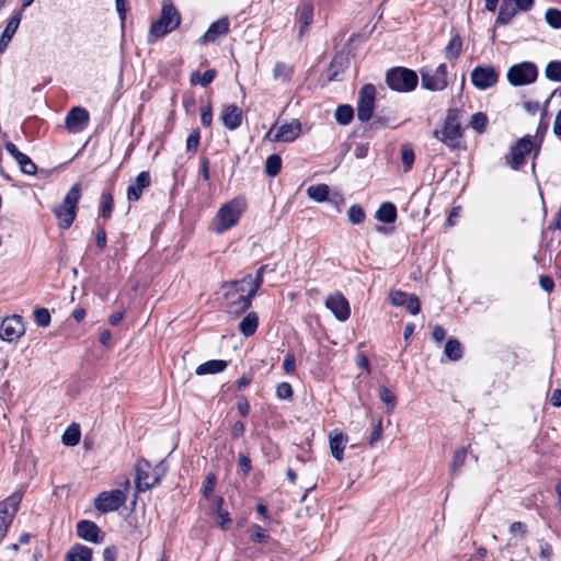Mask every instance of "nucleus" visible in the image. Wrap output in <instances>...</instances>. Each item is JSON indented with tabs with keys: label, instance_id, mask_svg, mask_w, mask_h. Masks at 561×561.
Instances as JSON below:
<instances>
[{
	"label": "nucleus",
	"instance_id": "nucleus-1",
	"mask_svg": "<svg viewBox=\"0 0 561 561\" xmlns=\"http://www.w3.org/2000/svg\"><path fill=\"white\" fill-rule=\"evenodd\" d=\"M459 119L460 111L458 108H449L443 127L435 129L433 136L450 149L458 148L459 140L462 137V127Z\"/></svg>",
	"mask_w": 561,
	"mask_h": 561
},
{
	"label": "nucleus",
	"instance_id": "nucleus-2",
	"mask_svg": "<svg viewBox=\"0 0 561 561\" xmlns=\"http://www.w3.org/2000/svg\"><path fill=\"white\" fill-rule=\"evenodd\" d=\"M245 208L247 203L243 198H233L221 205L216 215L215 232L220 234L234 227Z\"/></svg>",
	"mask_w": 561,
	"mask_h": 561
},
{
	"label": "nucleus",
	"instance_id": "nucleus-3",
	"mask_svg": "<svg viewBox=\"0 0 561 561\" xmlns=\"http://www.w3.org/2000/svg\"><path fill=\"white\" fill-rule=\"evenodd\" d=\"M81 197L79 184H73L65 196L62 203L53 209L58 219L59 228L68 229L75 221L77 214V204Z\"/></svg>",
	"mask_w": 561,
	"mask_h": 561
},
{
	"label": "nucleus",
	"instance_id": "nucleus-4",
	"mask_svg": "<svg viewBox=\"0 0 561 561\" xmlns=\"http://www.w3.org/2000/svg\"><path fill=\"white\" fill-rule=\"evenodd\" d=\"M129 484V480L126 479L123 483L124 489L101 492L94 500V507L101 513L117 511L127 501Z\"/></svg>",
	"mask_w": 561,
	"mask_h": 561
},
{
	"label": "nucleus",
	"instance_id": "nucleus-5",
	"mask_svg": "<svg viewBox=\"0 0 561 561\" xmlns=\"http://www.w3.org/2000/svg\"><path fill=\"white\" fill-rule=\"evenodd\" d=\"M180 22L181 18L176 9L172 4H163L160 19L151 24L150 35L154 38L163 37L174 31Z\"/></svg>",
	"mask_w": 561,
	"mask_h": 561
},
{
	"label": "nucleus",
	"instance_id": "nucleus-6",
	"mask_svg": "<svg viewBox=\"0 0 561 561\" xmlns=\"http://www.w3.org/2000/svg\"><path fill=\"white\" fill-rule=\"evenodd\" d=\"M386 81L392 90L410 92L417 84V76L413 70L407 68H393L387 72Z\"/></svg>",
	"mask_w": 561,
	"mask_h": 561
},
{
	"label": "nucleus",
	"instance_id": "nucleus-7",
	"mask_svg": "<svg viewBox=\"0 0 561 561\" xmlns=\"http://www.w3.org/2000/svg\"><path fill=\"white\" fill-rule=\"evenodd\" d=\"M422 88L430 91H443L447 84V66L439 64L435 69H421Z\"/></svg>",
	"mask_w": 561,
	"mask_h": 561
},
{
	"label": "nucleus",
	"instance_id": "nucleus-8",
	"mask_svg": "<svg viewBox=\"0 0 561 561\" xmlns=\"http://www.w3.org/2000/svg\"><path fill=\"white\" fill-rule=\"evenodd\" d=\"M537 76V67L529 61L514 65L507 71V79L515 87L533 83L536 81Z\"/></svg>",
	"mask_w": 561,
	"mask_h": 561
},
{
	"label": "nucleus",
	"instance_id": "nucleus-9",
	"mask_svg": "<svg viewBox=\"0 0 561 561\" xmlns=\"http://www.w3.org/2000/svg\"><path fill=\"white\" fill-rule=\"evenodd\" d=\"M376 93V88L371 83L365 84L358 93L357 118L362 123H366L373 117Z\"/></svg>",
	"mask_w": 561,
	"mask_h": 561
},
{
	"label": "nucleus",
	"instance_id": "nucleus-10",
	"mask_svg": "<svg viewBox=\"0 0 561 561\" xmlns=\"http://www.w3.org/2000/svg\"><path fill=\"white\" fill-rule=\"evenodd\" d=\"M22 497L23 493L21 491H16L0 504V541L4 538L8 527L13 520Z\"/></svg>",
	"mask_w": 561,
	"mask_h": 561
},
{
	"label": "nucleus",
	"instance_id": "nucleus-11",
	"mask_svg": "<svg viewBox=\"0 0 561 561\" xmlns=\"http://www.w3.org/2000/svg\"><path fill=\"white\" fill-rule=\"evenodd\" d=\"M252 275L248 274L240 280H232L225 283L222 289L225 290V297L230 300L229 311L238 314L234 310L240 308L238 305L240 296H247L248 290L245 286L251 287Z\"/></svg>",
	"mask_w": 561,
	"mask_h": 561
},
{
	"label": "nucleus",
	"instance_id": "nucleus-12",
	"mask_svg": "<svg viewBox=\"0 0 561 561\" xmlns=\"http://www.w3.org/2000/svg\"><path fill=\"white\" fill-rule=\"evenodd\" d=\"M471 82L478 90H486L496 84L499 72L493 66H477L471 71Z\"/></svg>",
	"mask_w": 561,
	"mask_h": 561
},
{
	"label": "nucleus",
	"instance_id": "nucleus-13",
	"mask_svg": "<svg viewBox=\"0 0 561 561\" xmlns=\"http://www.w3.org/2000/svg\"><path fill=\"white\" fill-rule=\"evenodd\" d=\"M300 134L301 124L299 121L294 119L290 123L279 126L275 133L274 127H272L265 137L275 142H291L297 139Z\"/></svg>",
	"mask_w": 561,
	"mask_h": 561
},
{
	"label": "nucleus",
	"instance_id": "nucleus-14",
	"mask_svg": "<svg viewBox=\"0 0 561 561\" xmlns=\"http://www.w3.org/2000/svg\"><path fill=\"white\" fill-rule=\"evenodd\" d=\"M24 332L22 317L16 314L4 318L0 324V339L7 342L18 341Z\"/></svg>",
	"mask_w": 561,
	"mask_h": 561
},
{
	"label": "nucleus",
	"instance_id": "nucleus-15",
	"mask_svg": "<svg viewBox=\"0 0 561 561\" xmlns=\"http://www.w3.org/2000/svg\"><path fill=\"white\" fill-rule=\"evenodd\" d=\"M325 307L331 310L339 321H346L350 318L351 310L348 301L341 293L330 295L325 299Z\"/></svg>",
	"mask_w": 561,
	"mask_h": 561
},
{
	"label": "nucleus",
	"instance_id": "nucleus-16",
	"mask_svg": "<svg viewBox=\"0 0 561 561\" xmlns=\"http://www.w3.org/2000/svg\"><path fill=\"white\" fill-rule=\"evenodd\" d=\"M533 142L529 138L524 137L520 138L515 146L511 148L510 153V165L517 170L519 167H522L525 162V157L531 151Z\"/></svg>",
	"mask_w": 561,
	"mask_h": 561
},
{
	"label": "nucleus",
	"instance_id": "nucleus-17",
	"mask_svg": "<svg viewBox=\"0 0 561 561\" xmlns=\"http://www.w3.org/2000/svg\"><path fill=\"white\" fill-rule=\"evenodd\" d=\"M265 268H266V265H262L261 267H259V270L256 271L255 277L254 278L252 277L251 287L248 289L247 296H240L239 301H238V305H240V308L234 310L237 313L244 312L245 310H248L251 307L253 297L256 295L257 290L260 289V287L263 284V276H264Z\"/></svg>",
	"mask_w": 561,
	"mask_h": 561
},
{
	"label": "nucleus",
	"instance_id": "nucleus-18",
	"mask_svg": "<svg viewBox=\"0 0 561 561\" xmlns=\"http://www.w3.org/2000/svg\"><path fill=\"white\" fill-rule=\"evenodd\" d=\"M219 118L226 128L236 130L242 124L243 112L234 104H227L222 106Z\"/></svg>",
	"mask_w": 561,
	"mask_h": 561
},
{
	"label": "nucleus",
	"instance_id": "nucleus-19",
	"mask_svg": "<svg viewBox=\"0 0 561 561\" xmlns=\"http://www.w3.org/2000/svg\"><path fill=\"white\" fill-rule=\"evenodd\" d=\"M77 534L80 538L94 543H101L104 540L105 534L100 527L91 520H80L77 524Z\"/></svg>",
	"mask_w": 561,
	"mask_h": 561
},
{
	"label": "nucleus",
	"instance_id": "nucleus-20",
	"mask_svg": "<svg viewBox=\"0 0 561 561\" xmlns=\"http://www.w3.org/2000/svg\"><path fill=\"white\" fill-rule=\"evenodd\" d=\"M150 465L147 461L138 462L137 465V477L136 488L138 492H145L159 483L157 476L151 477L148 472Z\"/></svg>",
	"mask_w": 561,
	"mask_h": 561
},
{
	"label": "nucleus",
	"instance_id": "nucleus-21",
	"mask_svg": "<svg viewBox=\"0 0 561 561\" xmlns=\"http://www.w3.org/2000/svg\"><path fill=\"white\" fill-rule=\"evenodd\" d=\"M5 150L14 158L23 173L28 175H34L36 173V164L30 159L28 156L21 152L13 142H7Z\"/></svg>",
	"mask_w": 561,
	"mask_h": 561
},
{
	"label": "nucleus",
	"instance_id": "nucleus-22",
	"mask_svg": "<svg viewBox=\"0 0 561 561\" xmlns=\"http://www.w3.org/2000/svg\"><path fill=\"white\" fill-rule=\"evenodd\" d=\"M89 121V113L83 107H73L65 118V124L70 131H80Z\"/></svg>",
	"mask_w": 561,
	"mask_h": 561
},
{
	"label": "nucleus",
	"instance_id": "nucleus-23",
	"mask_svg": "<svg viewBox=\"0 0 561 561\" xmlns=\"http://www.w3.org/2000/svg\"><path fill=\"white\" fill-rule=\"evenodd\" d=\"M150 185V174L147 171L140 172L135 181L129 184L127 188V199L129 202H137L145 188H147Z\"/></svg>",
	"mask_w": 561,
	"mask_h": 561
},
{
	"label": "nucleus",
	"instance_id": "nucleus-24",
	"mask_svg": "<svg viewBox=\"0 0 561 561\" xmlns=\"http://www.w3.org/2000/svg\"><path fill=\"white\" fill-rule=\"evenodd\" d=\"M297 23L299 25V36H304L313 22V7L309 2H304L297 8Z\"/></svg>",
	"mask_w": 561,
	"mask_h": 561
},
{
	"label": "nucleus",
	"instance_id": "nucleus-25",
	"mask_svg": "<svg viewBox=\"0 0 561 561\" xmlns=\"http://www.w3.org/2000/svg\"><path fill=\"white\" fill-rule=\"evenodd\" d=\"M21 19H22L21 11L13 13V15L10 18L4 31L2 32V34L0 36V54L4 53V50L9 46V43L11 42L12 37L16 33V30L19 28Z\"/></svg>",
	"mask_w": 561,
	"mask_h": 561
},
{
	"label": "nucleus",
	"instance_id": "nucleus-26",
	"mask_svg": "<svg viewBox=\"0 0 561 561\" xmlns=\"http://www.w3.org/2000/svg\"><path fill=\"white\" fill-rule=\"evenodd\" d=\"M229 32V20L221 18L210 24L206 33L202 37V43H213L219 36H225Z\"/></svg>",
	"mask_w": 561,
	"mask_h": 561
},
{
	"label": "nucleus",
	"instance_id": "nucleus-27",
	"mask_svg": "<svg viewBox=\"0 0 561 561\" xmlns=\"http://www.w3.org/2000/svg\"><path fill=\"white\" fill-rule=\"evenodd\" d=\"M517 11V4L514 3L513 0H503L500 5L499 15L496 18V24H510L513 18L516 15Z\"/></svg>",
	"mask_w": 561,
	"mask_h": 561
},
{
	"label": "nucleus",
	"instance_id": "nucleus-28",
	"mask_svg": "<svg viewBox=\"0 0 561 561\" xmlns=\"http://www.w3.org/2000/svg\"><path fill=\"white\" fill-rule=\"evenodd\" d=\"M228 363L222 359H210L197 366L195 373L198 376L218 374L224 371Z\"/></svg>",
	"mask_w": 561,
	"mask_h": 561
},
{
	"label": "nucleus",
	"instance_id": "nucleus-29",
	"mask_svg": "<svg viewBox=\"0 0 561 561\" xmlns=\"http://www.w3.org/2000/svg\"><path fill=\"white\" fill-rule=\"evenodd\" d=\"M347 444V436L342 433H334L330 435V449L332 456L341 461L343 459L344 449Z\"/></svg>",
	"mask_w": 561,
	"mask_h": 561
},
{
	"label": "nucleus",
	"instance_id": "nucleus-30",
	"mask_svg": "<svg viewBox=\"0 0 561 561\" xmlns=\"http://www.w3.org/2000/svg\"><path fill=\"white\" fill-rule=\"evenodd\" d=\"M93 551L83 545H75L66 554L65 561H92Z\"/></svg>",
	"mask_w": 561,
	"mask_h": 561
},
{
	"label": "nucleus",
	"instance_id": "nucleus-31",
	"mask_svg": "<svg viewBox=\"0 0 561 561\" xmlns=\"http://www.w3.org/2000/svg\"><path fill=\"white\" fill-rule=\"evenodd\" d=\"M259 327V317L255 312L251 311L239 323V331L245 337L253 335Z\"/></svg>",
	"mask_w": 561,
	"mask_h": 561
},
{
	"label": "nucleus",
	"instance_id": "nucleus-32",
	"mask_svg": "<svg viewBox=\"0 0 561 561\" xmlns=\"http://www.w3.org/2000/svg\"><path fill=\"white\" fill-rule=\"evenodd\" d=\"M375 216L378 221L392 224L397 219V207L390 202H385L379 206Z\"/></svg>",
	"mask_w": 561,
	"mask_h": 561
},
{
	"label": "nucleus",
	"instance_id": "nucleus-33",
	"mask_svg": "<svg viewBox=\"0 0 561 561\" xmlns=\"http://www.w3.org/2000/svg\"><path fill=\"white\" fill-rule=\"evenodd\" d=\"M294 68L283 61L275 64L273 68V78L282 83H289L293 79Z\"/></svg>",
	"mask_w": 561,
	"mask_h": 561
},
{
	"label": "nucleus",
	"instance_id": "nucleus-34",
	"mask_svg": "<svg viewBox=\"0 0 561 561\" xmlns=\"http://www.w3.org/2000/svg\"><path fill=\"white\" fill-rule=\"evenodd\" d=\"M462 51V41L461 37L456 34L451 37L448 45L445 49V56L449 60L457 59Z\"/></svg>",
	"mask_w": 561,
	"mask_h": 561
},
{
	"label": "nucleus",
	"instance_id": "nucleus-35",
	"mask_svg": "<svg viewBox=\"0 0 561 561\" xmlns=\"http://www.w3.org/2000/svg\"><path fill=\"white\" fill-rule=\"evenodd\" d=\"M329 193V186L325 184L311 185L307 188L308 197L318 203L327 201Z\"/></svg>",
	"mask_w": 561,
	"mask_h": 561
},
{
	"label": "nucleus",
	"instance_id": "nucleus-36",
	"mask_svg": "<svg viewBox=\"0 0 561 561\" xmlns=\"http://www.w3.org/2000/svg\"><path fill=\"white\" fill-rule=\"evenodd\" d=\"M444 353L450 360H458L462 356V346L458 340L449 339L445 344Z\"/></svg>",
	"mask_w": 561,
	"mask_h": 561
},
{
	"label": "nucleus",
	"instance_id": "nucleus-37",
	"mask_svg": "<svg viewBox=\"0 0 561 561\" xmlns=\"http://www.w3.org/2000/svg\"><path fill=\"white\" fill-rule=\"evenodd\" d=\"M334 116L339 124L346 126L353 121L354 110L347 104L339 105Z\"/></svg>",
	"mask_w": 561,
	"mask_h": 561
},
{
	"label": "nucleus",
	"instance_id": "nucleus-38",
	"mask_svg": "<svg viewBox=\"0 0 561 561\" xmlns=\"http://www.w3.org/2000/svg\"><path fill=\"white\" fill-rule=\"evenodd\" d=\"M282 169V158L274 153L267 157L265 162V172L268 176H276Z\"/></svg>",
	"mask_w": 561,
	"mask_h": 561
},
{
	"label": "nucleus",
	"instance_id": "nucleus-39",
	"mask_svg": "<svg viewBox=\"0 0 561 561\" xmlns=\"http://www.w3.org/2000/svg\"><path fill=\"white\" fill-rule=\"evenodd\" d=\"M488 122L489 121H488L486 115L482 112H478L471 116L469 125L472 129L482 134L486 129Z\"/></svg>",
	"mask_w": 561,
	"mask_h": 561
},
{
	"label": "nucleus",
	"instance_id": "nucleus-40",
	"mask_svg": "<svg viewBox=\"0 0 561 561\" xmlns=\"http://www.w3.org/2000/svg\"><path fill=\"white\" fill-rule=\"evenodd\" d=\"M80 440V430L76 425L69 426L62 435V443L67 446H76Z\"/></svg>",
	"mask_w": 561,
	"mask_h": 561
},
{
	"label": "nucleus",
	"instance_id": "nucleus-41",
	"mask_svg": "<svg viewBox=\"0 0 561 561\" xmlns=\"http://www.w3.org/2000/svg\"><path fill=\"white\" fill-rule=\"evenodd\" d=\"M546 77L556 82L561 81V61L553 60L550 61L546 67Z\"/></svg>",
	"mask_w": 561,
	"mask_h": 561
},
{
	"label": "nucleus",
	"instance_id": "nucleus-42",
	"mask_svg": "<svg viewBox=\"0 0 561 561\" xmlns=\"http://www.w3.org/2000/svg\"><path fill=\"white\" fill-rule=\"evenodd\" d=\"M467 448L460 447L458 448L453 456V460L450 463V470L455 473L457 472L465 463L467 458Z\"/></svg>",
	"mask_w": 561,
	"mask_h": 561
},
{
	"label": "nucleus",
	"instance_id": "nucleus-43",
	"mask_svg": "<svg viewBox=\"0 0 561 561\" xmlns=\"http://www.w3.org/2000/svg\"><path fill=\"white\" fill-rule=\"evenodd\" d=\"M414 151L409 145H404L401 150V161L403 164V171L408 172L411 170L414 163Z\"/></svg>",
	"mask_w": 561,
	"mask_h": 561
},
{
	"label": "nucleus",
	"instance_id": "nucleus-44",
	"mask_svg": "<svg viewBox=\"0 0 561 561\" xmlns=\"http://www.w3.org/2000/svg\"><path fill=\"white\" fill-rule=\"evenodd\" d=\"M348 219L353 225H359L365 220V211L362 206L355 204L352 205L348 209Z\"/></svg>",
	"mask_w": 561,
	"mask_h": 561
},
{
	"label": "nucleus",
	"instance_id": "nucleus-45",
	"mask_svg": "<svg viewBox=\"0 0 561 561\" xmlns=\"http://www.w3.org/2000/svg\"><path fill=\"white\" fill-rule=\"evenodd\" d=\"M101 198H102L101 214L104 218H108L113 211V205H114L113 196L108 191H106V192H103Z\"/></svg>",
	"mask_w": 561,
	"mask_h": 561
},
{
	"label": "nucleus",
	"instance_id": "nucleus-46",
	"mask_svg": "<svg viewBox=\"0 0 561 561\" xmlns=\"http://www.w3.org/2000/svg\"><path fill=\"white\" fill-rule=\"evenodd\" d=\"M547 23L552 28H561V11L559 9L550 8L545 14Z\"/></svg>",
	"mask_w": 561,
	"mask_h": 561
},
{
	"label": "nucleus",
	"instance_id": "nucleus-47",
	"mask_svg": "<svg viewBox=\"0 0 561 561\" xmlns=\"http://www.w3.org/2000/svg\"><path fill=\"white\" fill-rule=\"evenodd\" d=\"M379 398L389 408V410L394 409L397 404V398L390 389H388L387 387H380Z\"/></svg>",
	"mask_w": 561,
	"mask_h": 561
},
{
	"label": "nucleus",
	"instance_id": "nucleus-48",
	"mask_svg": "<svg viewBox=\"0 0 561 561\" xmlns=\"http://www.w3.org/2000/svg\"><path fill=\"white\" fill-rule=\"evenodd\" d=\"M35 322L42 328H46L50 323V313L46 308H37L34 310Z\"/></svg>",
	"mask_w": 561,
	"mask_h": 561
},
{
	"label": "nucleus",
	"instance_id": "nucleus-49",
	"mask_svg": "<svg viewBox=\"0 0 561 561\" xmlns=\"http://www.w3.org/2000/svg\"><path fill=\"white\" fill-rule=\"evenodd\" d=\"M276 397L280 400L290 399L293 397V388L288 382H280L276 387Z\"/></svg>",
	"mask_w": 561,
	"mask_h": 561
},
{
	"label": "nucleus",
	"instance_id": "nucleus-50",
	"mask_svg": "<svg viewBox=\"0 0 561 561\" xmlns=\"http://www.w3.org/2000/svg\"><path fill=\"white\" fill-rule=\"evenodd\" d=\"M268 539L266 531L259 525L251 528V540L254 542H265Z\"/></svg>",
	"mask_w": 561,
	"mask_h": 561
},
{
	"label": "nucleus",
	"instance_id": "nucleus-51",
	"mask_svg": "<svg viewBox=\"0 0 561 561\" xmlns=\"http://www.w3.org/2000/svg\"><path fill=\"white\" fill-rule=\"evenodd\" d=\"M405 307H407V310L411 313V314H417L420 312V309H421V304H420V300L419 298L415 296V295H410L408 298H407V301H405Z\"/></svg>",
	"mask_w": 561,
	"mask_h": 561
},
{
	"label": "nucleus",
	"instance_id": "nucleus-52",
	"mask_svg": "<svg viewBox=\"0 0 561 561\" xmlns=\"http://www.w3.org/2000/svg\"><path fill=\"white\" fill-rule=\"evenodd\" d=\"M390 301L393 306H403L409 297L408 294L401 290H392L389 295Z\"/></svg>",
	"mask_w": 561,
	"mask_h": 561
},
{
	"label": "nucleus",
	"instance_id": "nucleus-53",
	"mask_svg": "<svg viewBox=\"0 0 561 561\" xmlns=\"http://www.w3.org/2000/svg\"><path fill=\"white\" fill-rule=\"evenodd\" d=\"M201 122L205 127H209L213 122V113L210 104H207L201 110Z\"/></svg>",
	"mask_w": 561,
	"mask_h": 561
},
{
	"label": "nucleus",
	"instance_id": "nucleus-54",
	"mask_svg": "<svg viewBox=\"0 0 561 561\" xmlns=\"http://www.w3.org/2000/svg\"><path fill=\"white\" fill-rule=\"evenodd\" d=\"M199 138L198 130H193L186 139V149L188 151H195L199 145Z\"/></svg>",
	"mask_w": 561,
	"mask_h": 561
},
{
	"label": "nucleus",
	"instance_id": "nucleus-55",
	"mask_svg": "<svg viewBox=\"0 0 561 561\" xmlns=\"http://www.w3.org/2000/svg\"><path fill=\"white\" fill-rule=\"evenodd\" d=\"M283 369L287 373V374H294L295 370H296V362H295V356L294 354L291 353H288L285 358H284V362H283Z\"/></svg>",
	"mask_w": 561,
	"mask_h": 561
},
{
	"label": "nucleus",
	"instance_id": "nucleus-56",
	"mask_svg": "<svg viewBox=\"0 0 561 561\" xmlns=\"http://www.w3.org/2000/svg\"><path fill=\"white\" fill-rule=\"evenodd\" d=\"M539 285L540 287L547 291L552 293L554 288V282L553 279L548 275H541L539 278Z\"/></svg>",
	"mask_w": 561,
	"mask_h": 561
},
{
	"label": "nucleus",
	"instance_id": "nucleus-57",
	"mask_svg": "<svg viewBox=\"0 0 561 561\" xmlns=\"http://www.w3.org/2000/svg\"><path fill=\"white\" fill-rule=\"evenodd\" d=\"M382 434V422L378 420L377 423L373 427L371 436H370V445L378 442Z\"/></svg>",
	"mask_w": 561,
	"mask_h": 561
},
{
	"label": "nucleus",
	"instance_id": "nucleus-58",
	"mask_svg": "<svg viewBox=\"0 0 561 561\" xmlns=\"http://www.w3.org/2000/svg\"><path fill=\"white\" fill-rule=\"evenodd\" d=\"M215 77H216V71L214 69H209V70L205 71L203 75H201V79L198 80V82L203 87H206L213 82Z\"/></svg>",
	"mask_w": 561,
	"mask_h": 561
},
{
	"label": "nucleus",
	"instance_id": "nucleus-59",
	"mask_svg": "<svg viewBox=\"0 0 561 561\" xmlns=\"http://www.w3.org/2000/svg\"><path fill=\"white\" fill-rule=\"evenodd\" d=\"M510 533L513 535L519 534L522 537L526 535V525L522 522H514L510 526Z\"/></svg>",
	"mask_w": 561,
	"mask_h": 561
},
{
	"label": "nucleus",
	"instance_id": "nucleus-60",
	"mask_svg": "<svg viewBox=\"0 0 561 561\" xmlns=\"http://www.w3.org/2000/svg\"><path fill=\"white\" fill-rule=\"evenodd\" d=\"M239 467L244 474H248L251 470V460L243 454L239 455Z\"/></svg>",
	"mask_w": 561,
	"mask_h": 561
},
{
	"label": "nucleus",
	"instance_id": "nucleus-61",
	"mask_svg": "<svg viewBox=\"0 0 561 561\" xmlns=\"http://www.w3.org/2000/svg\"><path fill=\"white\" fill-rule=\"evenodd\" d=\"M116 557H117L116 547L110 546L103 550V560L104 561H115Z\"/></svg>",
	"mask_w": 561,
	"mask_h": 561
},
{
	"label": "nucleus",
	"instance_id": "nucleus-62",
	"mask_svg": "<svg viewBox=\"0 0 561 561\" xmlns=\"http://www.w3.org/2000/svg\"><path fill=\"white\" fill-rule=\"evenodd\" d=\"M199 173L204 181L209 180V160L207 158L201 159Z\"/></svg>",
	"mask_w": 561,
	"mask_h": 561
},
{
	"label": "nucleus",
	"instance_id": "nucleus-63",
	"mask_svg": "<svg viewBox=\"0 0 561 561\" xmlns=\"http://www.w3.org/2000/svg\"><path fill=\"white\" fill-rule=\"evenodd\" d=\"M215 484H216V478L213 474L208 476L206 478L205 485H204V494L208 495L209 493H211L215 488Z\"/></svg>",
	"mask_w": 561,
	"mask_h": 561
},
{
	"label": "nucleus",
	"instance_id": "nucleus-64",
	"mask_svg": "<svg viewBox=\"0 0 561 561\" xmlns=\"http://www.w3.org/2000/svg\"><path fill=\"white\" fill-rule=\"evenodd\" d=\"M553 133L556 136L561 137V110L556 115L553 122Z\"/></svg>",
	"mask_w": 561,
	"mask_h": 561
}]
</instances>
